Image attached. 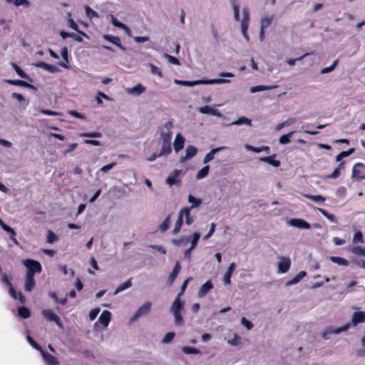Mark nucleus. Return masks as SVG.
<instances>
[{"label":"nucleus","instance_id":"39","mask_svg":"<svg viewBox=\"0 0 365 365\" xmlns=\"http://www.w3.org/2000/svg\"><path fill=\"white\" fill-rule=\"evenodd\" d=\"M274 88H275V86H269L259 85V86H256L251 87L250 88V91L252 93H257V92H261V91H264L272 90Z\"/></svg>","mask_w":365,"mask_h":365},{"label":"nucleus","instance_id":"56","mask_svg":"<svg viewBox=\"0 0 365 365\" xmlns=\"http://www.w3.org/2000/svg\"><path fill=\"white\" fill-rule=\"evenodd\" d=\"M12 67L19 76L23 78H28V76L24 72L21 68L15 63H12Z\"/></svg>","mask_w":365,"mask_h":365},{"label":"nucleus","instance_id":"42","mask_svg":"<svg viewBox=\"0 0 365 365\" xmlns=\"http://www.w3.org/2000/svg\"><path fill=\"white\" fill-rule=\"evenodd\" d=\"M180 269H181V267H180L179 262H177L175 263V267H174L172 273L170 274V275L169 276V278H168L170 283H173V281L175 279Z\"/></svg>","mask_w":365,"mask_h":365},{"label":"nucleus","instance_id":"55","mask_svg":"<svg viewBox=\"0 0 365 365\" xmlns=\"http://www.w3.org/2000/svg\"><path fill=\"white\" fill-rule=\"evenodd\" d=\"M170 224V216H168L165 218V220L159 226V230L162 232H165L168 229Z\"/></svg>","mask_w":365,"mask_h":365},{"label":"nucleus","instance_id":"59","mask_svg":"<svg viewBox=\"0 0 365 365\" xmlns=\"http://www.w3.org/2000/svg\"><path fill=\"white\" fill-rule=\"evenodd\" d=\"M240 322L247 330H251L254 327L253 324L245 317H242Z\"/></svg>","mask_w":365,"mask_h":365},{"label":"nucleus","instance_id":"9","mask_svg":"<svg viewBox=\"0 0 365 365\" xmlns=\"http://www.w3.org/2000/svg\"><path fill=\"white\" fill-rule=\"evenodd\" d=\"M200 238V233L198 232H195L190 237V246L188 249L185 250L184 252L185 258L190 259L191 256L192 251L196 247L197 242Z\"/></svg>","mask_w":365,"mask_h":365},{"label":"nucleus","instance_id":"29","mask_svg":"<svg viewBox=\"0 0 365 365\" xmlns=\"http://www.w3.org/2000/svg\"><path fill=\"white\" fill-rule=\"evenodd\" d=\"M275 158L276 156L274 155L268 157H263L259 158V161L268 163L275 168H277L280 165V162L279 160H276Z\"/></svg>","mask_w":365,"mask_h":365},{"label":"nucleus","instance_id":"52","mask_svg":"<svg viewBox=\"0 0 365 365\" xmlns=\"http://www.w3.org/2000/svg\"><path fill=\"white\" fill-rule=\"evenodd\" d=\"M148 66H149V68L150 69V72H151L152 74L156 75V76H158L160 78L163 77L162 71H161V70H160V68L159 67L155 66L153 63H150L148 65Z\"/></svg>","mask_w":365,"mask_h":365},{"label":"nucleus","instance_id":"34","mask_svg":"<svg viewBox=\"0 0 365 365\" xmlns=\"http://www.w3.org/2000/svg\"><path fill=\"white\" fill-rule=\"evenodd\" d=\"M181 350L187 355H199L201 354L200 351L194 346H183Z\"/></svg>","mask_w":365,"mask_h":365},{"label":"nucleus","instance_id":"16","mask_svg":"<svg viewBox=\"0 0 365 365\" xmlns=\"http://www.w3.org/2000/svg\"><path fill=\"white\" fill-rule=\"evenodd\" d=\"M125 93L128 95L139 96L145 91V87L142 84L138 83L132 88H125Z\"/></svg>","mask_w":365,"mask_h":365},{"label":"nucleus","instance_id":"31","mask_svg":"<svg viewBox=\"0 0 365 365\" xmlns=\"http://www.w3.org/2000/svg\"><path fill=\"white\" fill-rule=\"evenodd\" d=\"M35 279L34 276L26 275L24 289L26 292H31L35 287Z\"/></svg>","mask_w":365,"mask_h":365},{"label":"nucleus","instance_id":"13","mask_svg":"<svg viewBox=\"0 0 365 365\" xmlns=\"http://www.w3.org/2000/svg\"><path fill=\"white\" fill-rule=\"evenodd\" d=\"M287 224L290 226L302 230H308L311 227L309 223L301 218L291 219L287 222Z\"/></svg>","mask_w":365,"mask_h":365},{"label":"nucleus","instance_id":"10","mask_svg":"<svg viewBox=\"0 0 365 365\" xmlns=\"http://www.w3.org/2000/svg\"><path fill=\"white\" fill-rule=\"evenodd\" d=\"M123 179L127 182V185H134L136 182V173L133 169H125L121 171Z\"/></svg>","mask_w":365,"mask_h":365},{"label":"nucleus","instance_id":"3","mask_svg":"<svg viewBox=\"0 0 365 365\" xmlns=\"http://www.w3.org/2000/svg\"><path fill=\"white\" fill-rule=\"evenodd\" d=\"M364 322H365V312L356 308L355 311L352 313L350 322L344 325H348V331L351 327H354L357 326L358 324Z\"/></svg>","mask_w":365,"mask_h":365},{"label":"nucleus","instance_id":"4","mask_svg":"<svg viewBox=\"0 0 365 365\" xmlns=\"http://www.w3.org/2000/svg\"><path fill=\"white\" fill-rule=\"evenodd\" d=\"M22 264L26 267L27 272L26 275L34 276L36 272L40 273L42 270L41 264L36 260L27 259L22 262Z\"/></svg>","mask_w":365,"mask_h":365},{"label":"nucleus","instance_id":"11","mask_svg":"<svg viewBox=\"0 0 365 365\" xmlns=\"http://www.w3.org/2000/svg\"><path fill=\"white\" fill-rule=\"evenodd\" d=\"M42 315L46 320L53 321L56 322L59 327H63L60 318L53 310L50 309H44L42 311Z\"/></svg>","mask_w":365,"mask_h":365},{"label":"nucleus","instance_id":"28","mask_svg":"<svg viewBox=\"0 0 365 365\" xmlns=\"http://www.w3.org/2000/svg\"><path fill=\"white\" fill-rule=\"evenodd\" d=\"M213 288V284L210 280L207 281L200 288L198 295L200 297H203L207 293Z\"/></svg>","mask_w":365,"mask_h":365},{"label":"nucleus","instance_id":"49","mask_svg":"<svg viewBox=\"0 0 365 365\" xmlns=\"http://www.w3.org/2000/svg\"><path fill=\"white\" fill-rule=\"evenodd\" d=\"M294 133V131H291L288 133L287 134L282 135L279 139V142L282 145H286L288 144L290 142V138L292 136V135Z\"/></svg>","mask_w":365,"mask_h":365},{"label":"nucleus","instance_id":"20","mask_svg":"<svg viewBox=\"0 0 365 365\" xmlns=\"http://www.w3.org/2000/svg\"><path fill=\"white\" fill-rule=\"evenodd\" d=\"M184 302L180 299V294H178L171 305V310L173 314L180 313L184 307Z\"/></svg>","mask_w":365,"mask_h":365},{"label":"nucleus","instance_id":"21","mask_svg":"<svg viewBox=\"0 0 365 365\" xmlns=\"http://www.w3.org/2000/svg\"><path fill=\"white\" fill-rule=\"evenodd\" d=\"M66 20H67V22H68L70 28H71L74 31H77L79 34L82 35L83 37L86 38L87 39L90 38L89 36L87 35L85 32L79 31L78 26L76 24V22L73 20V19L71 17V14H67Z\"/></svg>","mask_w":365,"mask_h":365},{"label":"nucleus","instance_id":"45","mask_svg":"<svg viewBox=\"0 0 365 365\" xmlns=\"http://www.w3.org/2000/svg\"><path fill=\"white\" fill-rule=\"evenodd\" d=\"M6 83L11 85L18 86H23L26 88L32 87L31 85L26 83V81H21V80H6Z\"/></svg>","mask_w":365,"mask_h":365},{"label":"nucleus","instance_id":"40","mask_svg":"<svg viewBox=\"0 0 365 365\" xmlns=\"http://www.w3.org/2000/svg\"><path fill=\"white\" fill-rule=\"evenodd\" d=\"M188 202L191 204L190 210L199 207L202 204V200L199 198H196L192 195H189L187 197Z\"/></svg>","mask_w":365,"mask_h":365},{"label":"nucleus","instance_id":"19","mask_svg":"<svg viewBox=\"0 0 365 365\" xmlns=\"http://www.w3.org/2000/svg\"><path fill=\"white\" fill-rule=\"evenodd\" d=\"M179 215L182 216V220L185 218V223L187 225L192 224L195 221V218L190 215V208H182L179 212Z\"/></svg>","mask_w":365,"mask_h":365},{"label":"nucleus","instance_id":"44","mask_svg":"<svg viewBox=\"0 0 365 365\" xmlns=\"http://www.w3.org/2000/svg\"><path fill=\"white\" fill-rule=\"evenodd\" d=\"M132 286L131 279H128L124 283L120 284L116 289L114 292V294H117L120 292H123V290L130 288Z\"/></svg>","mask_w":365,"mask_h":365},{"label":"nucleus","instance_id":"23","mask_svg":"<svg viewBox=\"0 0 365 365\" xmlns=\"http://www.w3.org/2000/svg\"><path fill=\"white\" fill-rule=\"evenodd\" d=\"M185 142V138L181 135V133H178L173 143L174 150L176 153H178L183 148Z\"/></svg>","mask_w":365,"mask_h":365},{"label":"nucleus","instance_id":"37","mask_svg":"<svg viewBox=\"0 0 365 365\" xmlns=\"http://www.w3.org/2000/svg\"><path fill=\"white\" fill-rule=\"evenodd\" d=\"M225 149V147H219L212 149L210 153H208L203 159V163L206 164L214 158V155L216 153Z\"/></svg>","mask_w":365,"mask_h":365},{"label":"nucleus","instance_id":"50","mask_svg":"<svg viewBox=\"0 0 365 365\" xmlns=\"http://www.w3.org/2000/svg\"><path fill=\"white\" fill-rule=\"evenodd\" d=\"M304 197L318 203H323L326 200L325 197L322 195H305Z\"/></svg>","mask_w":365,"mask_h":365},{"label":"nucleus","instance_id":"27","mask_svg":"<svg viewBox=\"0 0 365 365\" xmlns=\"http://www.w3.org/2000/svg\"><path fill=\"white\" fill-rule=\"evenodd\" d=\"M41 355L43 358L45 363L47 365H58V359L53 355L46 353L43 350H41Z\"/></svg>","mask_w":365,"mask_h":365},{"label":"nucleus","instance_id":"57","mask_svg":"<svg viewBox=\"0 0 365 365\" xmlns=\"http://www.w3.org/2000/svg\"><path fill=\"white\" fill-rule=\"evenodd\" d=\"M339 61L338 60H335L333 63L329 66V67H325V68H323L321 71H320V73L322 74H325V73H328L329 72H331L334 68L336 66L337 63H338Z\"/></svg>","mask_w":365,"mask_h":365},{"label":"nucleus","instance_id":"17","mask_svg":"<svg viewBox=\"0 0 365 365\" xmlns=\"http://www.w3.org/2000/svg\"><path fill=\"white\" fill-rule=\"evenodd\" d=\"M34 66L36 67L41 68L51 73H58L61 71V70L56 66L48 64L43 61L36 63Z\"/></svg>","mask_w":365,"mask_h":365},{"label":"nucleus","instance_id":"8","mask_svg":"<svg viewBox=\"0 0 365 365\" xmlns=\"http://www.w3.org/2000/svg\"><path fill=\"white\" fill-rule=\"evenodd\" d=\"M348 325H343L338 328L328 327L324 329L322 333V336L324 339L327 340L330 338L331 334H339L341 332L347 331Z\"/></svg>","mask_w":365,"mask_h":365},{"label":"nucleus","instance_id":"46","mask_svg":"<svg viewBox=\"0 0 365 365\" xmlns=\"http://www.w3.org/2000/svg\"><path fill=\"white\" fill-rule=\"evenodd\" d=\"M242 124H245V125L250 126L252 125L251 120L247 118V117L242 116V117L239 118L237 120H235L231 123V125H242Z\"/></svg>","mask_w":365,"mask_h":365},{"label":"nucleus","instance_id":"12","mask_svg":"<svg viewBox=\"0 0 365 365\" xmlns=\"http://www.w3.org/2000/svg\"><path fill=\"white\" fill-rule=\"evenodd\" d=\"M2 281L7 284L8 286L9 287V293L15 299H19L21 303H24V301H25V298L22 295V294L21 292H19L17 293L14 289V288L12 287L11 286V284L10 283L9 280V278L7 277V275L4 273L3 275H2Z\"/></svg>","mask_w":365,"mask_h":365},{"label":"nucleus","instance_id":"51","mask_svg":"<svg viewBox=\"0 0 365 365\" xmlns=\"http://www.w3.org/2000/svg\"><path fill=\"white\" fill-rule=\"evenodd\" d=\"M182 221H183V220L182 218V216L178 214V220L175 223V226L173 230V234L176 235L180 231V229H181L182 225Z\"/></svg>","mask_w":365,"mask_h":365},{"label":"nucleus","instance_id":"43","mask_svg":"<svg viewBox=\"0 0 365 365\" xmlns=\"http://www.w3.org/2000/svg\"><path fill=\"white\" fill-rule=\"evenodd\" d=\"M329 259L332 262L336 263L341 266L346 267L349 265L348 261L346 259L340 257H330Z\"/></svg>","mask_w":365,"mask_h":365},{"label":"nucleus","instance_id":"1","mask_svg":"<svg viewBox=\"0 0 365 365\" xmlns=\"http://www.w3.org/2000/svg\"><path fill=\"white\" fill-rule=\"evenodd\" d=\"M232 9L234 12V19L237 21H240V29L246 41H250V37L247 34V29L250 22V11L247 7H244L242 10V18H240V6L237 4H232Z\"/></svg>","mask_w":365,"mask_h":365},{"label":"nucleus","instance_id":"48","mask_svg":"<svg viewBox=\"0 0 365 365\" xmlns=\"http://www.w3.org/2000/svg\"><path fill=\"white\" fill-rule=\"evenodd\" d=\"M58 240V237L51 230L46 232V242L52 244Z\"/></svg>","mask_w":365,"mask_h":365},{"label":"nucleus","instance_id":"14","mask_svg":"<svg viewBox=\"0 0 365 365\" xmlns=\"http://www.w3.org/2000/svg\"><path fill=\"white\" fill-rule=\"evenodd\" d=\"M198 111L205 115H210L217 118H222V114L217 108L210 106H204L198 108Z\"/></svg>","mask_w":365,"mask_h":365},{"label":"nucleus","instance_id":"64","mask_svg":"<svg viewBox=\"0 0 365 365\" xmlns=\"http://www.w3.org/2000/svg\"><path fill=\"white\" fill-rule=\"evenodd\" d=\"M175 318V322L178 326H182L184 324V320L180 313L173 314Z\"/></svg>","mask_w":365,"mask_h":365},{"label":"nucleus","instance_id":"22","mask_svg":"<svg viewBox=\"0 0 365 365\" xmlns=\"http://www.w3.org/2000/svg\"><path fill=\"white\" fill-rule=\"evenodd\" d=\"M111 315L112 314H111V312L110 311L104 310L101 314V315H100V317L98 318V322L104 327H107L109 325L110 322L111 320Z\"/></svg>","mask_w":365,"mask_h":365},{"label":"nucleus","instance_id":"30","mask_svg":"<svg viewBox=\"0 0 365 365\" xmlns=\"http://www.w3.org/2000/svg\"><path fill=\"white\" fill-rule=\"evenodd\" d=\"M103 38L112 43L113 44L118 46L120 48H121L122 50H124V47L121 45V43H120V39L117 37V36H112V35H110V34H105L103 36Z\"/></svg>","mask_w":365,"mask_h":365},{"label":"nucleus","instance_id":"6","mask_svg":"<svg viewBox=\"0 0 365 365\" xmlns=\"http://www.w3.org/2000/svg\"><path fill=\"white\" fill-rule=\"evenodd\" d=\"M151 307L152 303L150 302H145L135 311L133 317L130 318V321L133 322L138 318L147 315L150 312Z\"/></svg>","mask_w":365,"mask_h":365},{"label":"nucleus","instance_id":"54","mask_svg":"<svg viewBox=\"0 0 365 365\" xmlns=\"http://www.w3.org/2000/svg\"><path fill=\"white\" fill-rule=\"evenodd\" d=\"M0 227L6 232H7L8 233H9L12 236H16V232L14 231V230L11 227H10L9 226H8L7 225H6L2 220L0 218Z\"/></svg>","mask_w":365,"mask_h":365},{"label":"nucleus","instance_id":"15","mask_svg":"<svg viewBox=\"0 0 365 365\" xmlns=\"http://www.w3.org/2000/svg\"><path fill=\"white\" fill-rule=\"evenodd\" d=\"M181 174V170H175L173 172L169 174V175L166 178V183L170 186H173L174 185H178L180 182V175Z\"/></svg>","mask_w":365,"mask_h":365},{"label":"nucleus","instance_id":"33","mask_svg":"<svg viewBox=\"0 0 365 365\" xmlns=\"http://www.w3.org/2000/svg\"><path fill=\"white\" fill-rule=\"evenodd\" d=\"M273 18L272 15H264L260 21V28H262V29H267L271 25Z\"/></svg>","mask_w":365,"mask_h":365},{"label":"nucleus","instance_id":"53","mask_svg":"<svg viewBox=\"0 0 365 365\" xmlns=\"http://www.w3.org/2000/svg\"><path fill=\"white\" fill-rule=\"evenodd\" d=\"M19 315L24 319L29 318L30 317V311L29 309L24 307H21L18 310Z\"/></svg>","mask_w":365,"mask_h":365},{"label":"nucleus","instance_id":"18","mask_svg":"<svg viewBox=\"0 0 365 365\" xmlns=\"http://www.w3.org/2000/svg\"><path fill=\"white\" fill-rule=\"evenodd\" d=\"M174 83L177 85L192 87L197 85H205V79H199L195 81H181L175 79Z\"/></svg>","mask_w":365,"mask_h":365},{"label":"nucleus","instance_id":"24","mask_svg":"<svg viewBox=\"0 0 365 365\" xmlns=\"http://www.w3.org/2000/svg\"><path fill=\"white\" fill-rule=\"evenodd\" d=\"M235 268V263L232 262L222 277V280L225 284L230 285L231 284V276Z\"/></svg>","mask_w":365,"mask_h":365},{"label":"nucleus","instance_id":"61","mask_svg":"<svg viewBox=\"0 0 365 365\" xmlns=\"http://www.w3.org/2000/svg\"><path fill=\"white\" fill-rule=\"evenodd\" d=\"M102 98L110 101V98L103 92H98L96 101L98 104H102Z\"/></svg>","mask_w":365,"mask_h":365},{"label":"nucleus","instance_id":"2","mask_svg":"<svg viewBox=\"0 0 365 365\" xmlns=\"http://www.w3.org/2000/svg\"><path fill=\"white\" fill-rule=\"evenodd\" d=\"M351 179L357 182L365 180V165L364 163H357L353 165Z\"/></svg>","mask_w":365,"mask_h":365},{"label":"nucleus","instance_id":"60","mask_svg":"<svg viewBox=\"0 0 365 365\" xmlns=\"http://www.w3.org/2000/svg\"><path fill=\"white\" fill-rule=\"evenodd\" d=\"M318 210L328 220H329L331 222H334L336 221V218L334 215L329 213L325 210L322 208H318Z\"/></svg>","mask_w":365,"mask_h":365},{"label":"nucleus","instance_id":"62","mask_svg":"<svg viewBox=\"0 0 365 365\" xmlns=\"http://www.w3.org/2000/svg\"><path fill=\"white\" fill-rule=\"evenodd\" d=\"M175 336V333L173 332H168L167 333L165 336L163 337V339H162V343L163 344H169L170 343L173 338Z\"/></svg>","mask_w":365,"mask_h":365},{"label":"nucleus","instance_id":"7","mask_svg":"<svg viewBox=\"0 0 365 365\" xmlns=\"http://www.w3.org/2000/svg\"><path fill=\"white\" fill-rule=\"evenodd\" d=\"M292 265L291 259L288 257H281L277 262V272L284 274L287 272Z\"/></svg>","mask_w":365,"mask_h":365},{"label":"nucleus","instance_id":"36","mask_svg":"<svg viewBox=\"0 0 365 365\" xmlns=\"http://www.w3.org/2000/svg\"><path fill=\"white\" fill-rule=\"evenodd\" d=\"M344 169V163H340L339 164L338 167L334 169L333 173L331 174H330L329 175L327 176V178H331V179H336L341 175V172Z\"/></svg>","mask_w":365,"mask_h":365},{"label":"nucleus","instance_id":"5","mask_svg":"<svg viewBox=\"0 0 365 365\" xmlns=\"http://www.w3.org/2000/svg\"><path fill=\"white\" fill-rule=\"evenodd\" d=\"M219 76L220 78L205 79V85L230 83L231 81L229 79V78H233L235 75L230 72H221L219 73Z\"/></svg>","mask_w":365,"mask_h":365},{"label":"nucleus","instance_id":"58","mask_svg":"<svg viewBox=\"0 0 365 365\" xmlns=\"http://www.w3.org/2000/svg\"><path fill=\"white\" fill-rule=\"evenodd\" d=\"M163 57L167 59L169 63L174 65H180V61L175 56L165 53Z\"/></svg>","mask_w":365,"mask_h":365},{"label":"nucleus","instance_id":"26","mask_svg":"<svg viewBox=\"0 0 365 365\" xmlns=\"http://www.w3.org/2000/svg\"><path fill=\"white\" fill-rule=\"evenodd\" d=\"M197 152V149L193 145H188L185 150V156L182 157L180 160L181 162H185L186 160L193 158Z\"/></svg>","mask_w":365,"mask_h":365},{"label":"nucleus","instance_id":"63","mask_svg":"<svg viewBox=\"0 0 365 365\" xmlns=\"http://www.w3.org/2000/svg\"><path fill=\"white\" fill-rule=\"evenodd\" d=\"M240 341H241L240 336H239L237 334H234L232 339H229L227 341V343L231 346H237L240 343Z\"/></svg>","mask_w":365,"mask_h":365},{"label":"nucleus","instance_id":"32","mask_svg":"<svg viewBox=\"0 0 365 365\" xmlns=\"http://www.w3.org/2000/svg\"><path fill=\"white\" fill-rule=\"evenodd\" d=\"M61 55L63 59V61L62 63H60L59 65L61 67L68 69L69 68L68 52V48L66 46H64L63 48H61Z\"/></svg>","mask_w":365,"mask_h":365},{"label":"nucleus","instance_id":"35","mask_svg":"<svg viewBox=\"0 0 365 365\" xmlns=\"http://www.w3.org/2000/svg\"><path fill=\"white\" fill-rule=\"evenodd\" d=\"M307 275L306 272L301 271L299 272L293 279L289 280L287 282V286H291L297 284L300 282L305 276Z\"/></svg>","mask_w":365,"mask_h":365},{"label":"nucleus","instance_id":"47","mask_svg":"<svg viewBox=\"0 0 365 365\" xmlns=\"http://www.w3.org/2000/svg\"><path fill=\"white\" fill-rule=\"evenodd\" d=\"M209 171L210 167L208 165H205L204 168H202L197 172L196 175V179L201 180L205 178L209 174Z\"/></svg>","mask_w":365,"mask_h":365},{"label":"nucleus","instance_id":"25","mask_svg":"<svg viewBox=\"0 0 365 365\" xmlns=\"http://www.w3.org/2000/svg\"><path fill=\"white\" fill-rule=\"evenodd\" d=\"M110 21L114 26L123 29L128 35H130V34H131L130 29L125 24L119 21L113 15H110Z\"/></svg>","mask_w":365,"mask_h":365},{"label":"nucleus","instance_id":"38","mask_svg":"<svg viewBox=\"0 0 365 365\" xmlns=\"http://www.w3.org/2000/svg\"><path fill=\"white\" fill-rule=\"evenodd\" d=\"M171 153V149L169 146H163V151L160 152V153L158 154H156V153H154L153 155H151L149 158H148V161H154L157 158L163 155V154H170Z\"/></svg>","mask_w":365,"mask_h":365},{"label":"nucleus","instance_id":"41","mask_svg":"<svg viewBox=\"0 0 365 365\" xmlns=\"http://www.w3.org/2000/svg\"><path fill=\"white\" fill-rule=\"evenodd\" d=\"M84 9H85V13H86V16L90 19H98L99 17L98 14H97L96 11H95L93 9H91V7H89L88 6H86L84 7Z\"/></svg>","mask_w":365,"mask_h":365}]
</instances>
